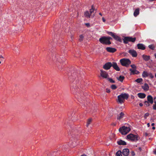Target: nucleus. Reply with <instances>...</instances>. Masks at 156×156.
Returning a JSON list of instances; mask_svg holds the SVG:
<instances>
[{
  "mask_svg": "<svg viewBox=\"0 0 156 156\" xmlns=\"http://www.w3.org/2000/svg\"><path fill=\"white\" fill-rule=\"evenodd\" d=\"M50 50V51L51 52V50Z\"/></svg>",
  "mask_w": 156,
  "mask_h": 156,
  "instance_id": "680f3d73",
  "label": "nucleus"
},
{
  "mask_svg": "<svg viewBox=\"0 0 156 156\" xmlns=\"http://www.w3.org/2000/svg\"><path fill=\"white\" fill-rule=\"evenodd\" d=\"M107 33L109 35L112 36L115 40L120 42L122 41V40L121 38L112 32L108 31V32Z\"/></svg>",
  "mask_w": 156,
  "mask_h": 156,
  "instance_id": "423d86ee",
  "label": "nucleus"
},
{
  "mask_svg": "<svg viewBox=\"0 0 156 156\" xmlns=\"http://www.w3.org/2000/svg\"><path fill=\"white\" fill-rule=\"evenodd\" d=\"M116 156H122V152L121 151H118L116 153Z\"/></svg>",
  "mask_w": 156,
  "mask_h": 156,
  "instance_id": "cd10ccee",
  "label": "nucleus"
},
{
  "mask_svg": "<svg viewBox=\"0 0 156 156\" xmlns=\"http://www.w3.org/2000/svg\"><path fill=\"white\" fill-rule=\"evenodd\" d=\"M131 154L133 155V156H134L135 155V153L133 151H132L131 152Z\"/></svg>",
  "mask_w": 156,
  "mask_h": 156,
  "instance_id": "37998d69",
  "label": "nucleus"
},
{
  "mask_svg": "<svg viewBox=\"0 0 156 156\" xmlns=\"http://www.w3.org/2000/svg\"><path fill=\"white\" fill-rule=\"evenodd\" d=\"M142 87L144 90L145 91L148 90L149 89V87L147 83H145L143 85H142Z\"/></svg>",
  "mask_w": 156,
  "mask_h": 156,
  "instance_id": "f3484780",
  "label": "nucleus"
},
{
  "mask_svg": "<svg viewBox=\"0 0 156 156\" xmlns=\"http://www.w3.org/2000/svg\"><path fill=\"white\" fill-rule=\"evenodd\" d=\"M76 143L75 142H73L72 144H71L72 146L73 147H74L76 145Z\"/></svg>",
  "mask_w": 156,
  "mask_h": 156,
  "instance_id": "58836bf2",
  "label": "nucleus"
},
{
  "mask_svg": "<svg viewBox=\"0 0 156 156\" xmlns=\"http://www.w3.org/2000/svg\"><path fill=\"white\" fill-rule=\"evenodd\" d=\"M149 115V114L148 113H145L144 115V117L145 119H146L147 117Z\"/></svg>",
  "mask_w": 156,
  "mask_h": 156,
  "instance_id": "e433bc0d",
  "label": "nucleus"
},
{
  "mask_svg": "<svg viewBox=\"0 0 156 156\" xmlns=\"http://www.w3.org/2000/svg\"><path fill=\"white\" fill-rule=\"evenodd\" d=\"M139 14V9L138 8L136 9L134 11L133 15L135 17L137 16Z\"/></svg>",
  "mask_w": 156,
  "mask_h": 156,
  "instance_id": "aec40b11",
  "label": "nucleus"
},
{
  "mask_svg": "<svg viewBox=\"0 0 156 156\" xmlns=\"http://www.w3.org/2000/svg\"><path fill=\"white\" fill-rule=\"evenodd\" d=\"M154 102L155 103H156V97H154Z\"/></svg>",
  "mask_w": 156,
  "mask_h": 156,
  "instance_id": "79ce46f5",
  "label": "nucleus"
},
{
  "mask_svg": "<svg viewBox=\"0 0 156 156\" xmlns=\"http://www.w3.org/2000/svg\"><path fill=\"white\" fill-rule=\"evenodd\" d=\"M137 47L138 49L144 50L145 49V45L142 44H137Z\"/></svg>",
  "mask_w": 156,
  "mask_h": 156,
  "instance_id": "4468645a",
  "label": "nucleus"
},
{
  "mask_svg": "<svg viewBox=\"0 0 156 156\" xmlns=\"http://www.w3.org/2000/svg\"><path fill=\"white\" fill-rule=\"evenodd\" d=\"M139 105L140 106H142L143 105V104L142 103H140L139 104Z\"/></svg>",
  "mask_w": 156,
  "mask_h": 156,
  "instance_id": "49530a36",
  "label": "nucleus"
},
{
  "mask_svg": "<svg viewBox=\"0 0 156 156\" xmlns=\"http://www.w3.org/2000/svg\"><path fill=\"white\" fill-rule=\"evenodd\" d=\"M124 115V114L123 113L121 112L120 115H118L117 117V119H120L122 118L123 117Z\"/></svg>",
  "mask_w": 156,
  "mask_h": 156,
  "instance_id": "a878e982",
  "label": "nucleus"
},
{
  "mask_svg": "<svg viewBox=\"0 0 156 156\" xmlns=\"http://www.w3.org/2000/svg\"><path fill=\"white\" fill-rule=\"evenodd\" d=\"M152 129H155V127H152Z\"/></svg>",
  "mask_w": 156,
  "mask_h": 156,
  "instance_id": "5fc2aeb1",
  "label": "nucleus"
},
{
  "mask_svg": "<svg viewBox=\"0 0 156 156\" xmlns=\"http://www.w3.org/2000/svg\"><path fill=\"white\" fill-rule=\"evenodd\" d=\"M148 47L151 50H154L155 48V47L153 44H151L148 46Z\"/></svg>",
  "mask_w": 156,
  "mask_h": 156,
  "instance_id": "c756f323",
  "label": "nucleus"
},
{
  "mask_svg": "<svg viewBox=\"0 0 156 156\" xmlns=\"http://www.w3.org/2000/svg\"><path fill=\"white\" fill-rule=\"evenodd\" d=\"M55 58L56 59V62H64L66 60V59L64 58H62V59H61V58H58V56H56V57H55ZM55 60V59H54Z\"/></svg>",
  "mask_w": 156,
  "mask_h": 156,
  "instance_id": "dca6fc26",
  "label": "nucleus"
},
{
  "mask_svg": "<svg viewBox=\"0 0 156 156\" xmlns=\"http://www.w3.org/2000/svg\"><path fill=\"white\" fill-rule=\"evenodd\" d=\"M117 79L121 82H122L124 79V77L122 76H120L119 77H117Z\"/></svg>",
  "mask_w": 156,
  "mask_h": 156,
  "instance_id": "b1692460",
  "label": "nucleus"
},
{
  "mask_svg": "<svg viewBox=\"0 0 156 156\" xmlns=\"http://www.w3.org/2000/svg\"><path fill=\"white\" fill-rule=\"evenodd\" d=\"M109 81L111 83H114L115 81L113 80L112 79L109 78L108 79Z\"/></svg>",
  "mask_w": 156,
  "mask_h": 156,
  "instance_id": "c9c22d12",
  "label": "nucleus"
},
{
  "mask_svg": "<svg viewBox=\"0 0 156 156\" xmlns=\"http://www.w3.org/2000/svg\"><path fill=\"white\" fill-rule=\"evenodd\" d=\"M85 16L87 18H90L91 15L89 11H86L84 13Z\"/></svg>",
  "mask_w": 156,
  "mask_h": 156,
  "instance_id": "393cba45",
  "label": "nucleus"
},
{
  "mask_svg": "<svg viewBox=\"0 0 156 156\" xmlns=\"http://www.w3.org/2000/svg\"><path fill=\"white\" fill-rule=\"evenodd\" d=\"M106 50L108 52L111 53H114L117 50L115 48H111L110 47H107Z\"/></svg>",
  "mask_w": 156,
  "mask_h": 156,
  "instance_id": "9b49d317",
  "label": "nucleus"
},
{
  "mask_svg": "<svg viewBox=\"0 0 156 156\" xmlns=\"http://www.w3.org/2000/svg\"><path fill=\"white\" fill-rule=\"evenodd\" d=\"M154 56H155V58L156 59V53L155 54H154Z\"/></svg>",
  "mask_w": 156,
  "mask_h": 156,
  "instance_id": "4d7b16f0",
  "label": "nucleus"
},
{
  "mask_svg": "<svg viewBox=\"0 0 156 156\" xmlns=\"http://www.w3.org/2000/svg\"><path fill=\"white\" fill-rule=\"evenodd\" d=\"M147 101L151 104H152L153 102V98L151 95H148L147 97Z\"/></svg>",
  "mask_w": 156,
  "mask_h": 156,
  "instance_id": "6ab92c4d",
  "label": "nucleus"
},
{
  "mask_svg": "<svg viewBox=\"0 0 156 156\" xmlns=\"http://www.w3.org/2000/svg\"><path fill=\"white\" fill-rule=\"evenodd\" d=\"M128 52L133 57H136L137 56V54L136 52L133 49H130L128 51Z\"/></svg>",
  "mask_w": 156,
  "mask_h": 156,
  "instance_id": "9d476101",
  "label": "nucleus"
},
{
  "mask_svg": "<svg viewBox=\"0 0 156 156\" xmlns=\"http://www.w3.org/2000/svg\"><path fill=\"white\" fill-rule=\"evenodd\" d=\"M102 20L103 21V22H105V19L104 17H102Z\"/></svg>",
  "mask_w": 156,
  "mask_h": 156,
  "instance_id": "a18cd8bd",
  "label": "nucleus"
},
{
  "mask_svg": "<svg viewBox=\"0 0 156 156\" xmlns=\"http://www.w3.org/2000/svg\"><path fill=\"white\" fill-rule=\"evenodd\" d=\"M153 108L154 110H156V103L155 105H153Z\"/></svg>",
  "mask_w": 156,
  "mask_h": 156,
  "instance_id": "a19ab883",
  "label": "nucleus"
},
{
  "mask_svg": "<svg viewBox=\"0 0 156 156\" xmlns=\"http://www.w3.org/2000/svg\"><path fill=\"white\" fill-rule=\"evenodd\" d=\"M1 61H0V64H1Z\"/></svg>",
  "mask_w": 156,
  "mask_h": 156,
  "instance_id": "e2e57ef3",
  "label": "nucleus"
},
{
  "mask_svg": "<svg viewBox=\"0 0 156 156\" xmlns=\"http://www.w3.org/2000/svg\"><path fill=\"white\" fill-rule=\"evenodd\" d=\"M142 76L143 77H149L151 78H153V76L150 72H147L146 71H144L142 74Z\"/></svg>",
  "mask_w": 156,
  "mask_h": 156,
  "instance_id": "6e6552de",
  "label": "nucleus"
},
{
  "mask_svg": "<svg viewBox=\"0 0 156 156\" xmlns=\"http://www.w3.org/2000/svg\"><path fill=\"white\" fill-rule=\"evenodd\" d=\"M117 71H119L120 69H115Z\"/></svg>",
  "mask_w": 156,
  "mask_h": 156,
  "instance_id": "8fccbe9b",
  "label": "nucleus"
},
{
  "mask_svg": "<svg viewBox=\"0 0 156 156\" xmlns=\"http://www.w3.org/2000/svg\"><path fill=\"white\" fill-rule=\"evenodd\" d=\"M149 103V102L148 101H146L144 102L145 105H146L147 106H148L150 105Z\"/></svg>",
  "mask_w": 156,
  "mask_h": 156,
  "instance_id": "72a5a7b5",
  "label": "nucleus"
},
{
  "mask_svg": "<svg viewBox=\"0 0 156 156\" xmlns=\"http://www.w3.org/2000/svg\"><path fill=\"white\" fill-rule=\"evenodd\" d=\"M106 92L108 93H109L110 92V90L108 89H107Z\"/></svg>",
  "mask_w": 156,
  "mask_h": 156,
  "instance_id": "c03bdc74",
  "label": "nucleus"
},
{
  "mask_svg": "<svg viewBox=\"0 0 156 156\" xmlns=\"http://www.w3.org/2000/svg\"><path fill=\"white\" fill-rule=\"evenodd\" d=\"M127 140L133 141H136L140 139L139 136L137 135H134L130 133L126 136Z\"/></svg>",
  "mask_w": 156,
  "mask_h": 156,
  "instance_id": "f03ea898",
  "label": "nucleus"
},
{
  "mask_svg": "<svg viewBox=\"0 0 156 156\" xmlns=\"http://www.w3.org/2000/svg\"><path fill=\"white\" fill-rule=\"evenodd\" d=\"M81 156H86V155H82Z\"/></svg>",
  "mask_w": 156,
  "mask_h": 156,
  "instance_id": "13d9d810",
  "label": "nucleus"
},
{
  "mask_svg": "<svg viewBox=\"0 0 156 156\" xmlns=\"http://www.w3.org/2000/svg\"><path fill=\"white\" fill-rule=\"evenodd\" d=\"M128 97V94L126 93L122 94L118 96V101L121 104L123 102L125 99H127Z\"/></svg>",
  "mask_w": 156,
  "mask_h": 156,
  "instance_id": "39448f33",
  "label": "nucleus"
},
{
  "mask_svg": "<svg viewBox=\"0 0 156 156\" xmlns=\"http://www.w3.org/2000/svg\"><path fill=\"white\" fill-rule=\"evenodd\" d=\"M131 74H137L139 73V72L136 70V69H130Z\"/></svg>",
  "mask_w": 156,
  "mask_h": 156,
  "instance_id": "2eb2a0df",
  "label": "nucleus"
},
{
  "mask_svg": "<svg viewBox=\"0 0 156 156\" xmlns=\"http://www.w3.org/2000/svg\"><path fill=\"white\" fill-rule=\"evenodd\" d=\"M143 81V80L142 78H138L135 81L137 82L138 83H140L141 82Z\"/></svg>",
  "mask_w": 156,
  "mask_h": 156,
  "instance_id": "7c9ffc66",
  "label": "nucleus"
},
{
  "mask_svg": "<svg viewBox=\"0 0 156 156\" xmlns=\"http://www.w3.org/2000/svg\"><path fill=\"white\" fill-rule=\"evenodd\" d=\"M100 76L103 78H106L108 76V74L105 71L102 70H100Z\"/></svg>",
  "mask_w": 156,
  "mask_h": 156,
  "instance_id": "1a4fd4ad",
  "label": "nucleus"
},
{
  "mask_svg": "<svg viewBox=\"0 0 156 156\" xmlns=\"http://www.w3.org/2000/svg\"><path fill=\"white\" fill-rule=\"evenodd\" d=\"M96 11L95 10L93 6L92 5V8L90 10V11L89 12H90L91 16L92 17H93L94 16V13Z\"/></svg>",
  "mask_w": 156,
  "mask_h": 156,
  "instance_id": "f8f14e48",
  "label": "nucleus"
},
{
  "mask_svg": "<svg viewBox=\"0 0 156 156\" xmlns=\"http://www.w3.org/2000/svg\"><path fill=\"white\" fill-rule=\"evenodd\" d=\"M99 14L101 16H102V14L101 13H99Z\"/></svg>",
  "mask_w": 156,
  "mask_h": 156,
  "instance_id": "6e6d98bb",
  "label": "nucleus"
},
{
  "mask_svg": "<svg viewBox=\"0 0 156 156\" xmlns=\"http://www.w3.org/2000/svg\"><path fill=\"white\" fill-rule=\"evenodd\" d=\"M92 119H89L87 121V124L86 125V126L87 127H88L89 125L90 124L91 121H92Z\"/></svg>",
  "mask_w": 156,
  "mask_h": 156,
  "instance_id": "bb28decb",
  "label": "nucleus"
},
{
  "mask_svg": "<svg viewBox=\"0 0 156 156\" xmlns=\"http://www.w3.org/2000/svg\"><path fill=\"white\" fill-rule=\"evenodd\" d=\"M119 130L122 135H126L130 130V128L129 126H123L119 129Z\"/></svg>",
  "mask_w": 156,
  "mask_h": 156,
  "instance_id": "20e7f679",
  "label": "nucleus"
},
{
  "mask_svg": "<svg viewBox=\"0 0 156 156\" xmlns=\"http://www.w3.org/2000/svg\"><path fill=\"white\" fill-rule=\"evenodd\" d=\"M136 40L135 37L133 38L132 37H129V42H134Z\"/></svg>",
  "mask_w": 156,
  "mask_h": 156,
  "instance_id": "c85d7f7f",
  "label": "nucleus"
},
{
  "mask_svg": "<svg viewBox=\"0 0 156 156\" xmlns=\"http://www.w3.org/2000/svg\"><path fill=\"white\" fill-rule=\"evenodd\" d=\"M84 37L82 35H81L80 36L79 41H82L83 40Z\"/></svg>",
  "mask_w": 156,
  "mask_h": 156,
  "instance_id": "2f4dec72",
  "label": "nucleus"
},
{
  "mask_svg": "<svg viewBox=\"0 0 156 156\" xmlns=\"http://www.w3.org/2000/svg\"><path fill=\"white\" fill-rule=\"evenodd\" d=\"M138 97L141 98H144L146 97V95L144 93H139L138 94Z\"/></svg>",
  "mask_w": 156,
  "mask_h": 156,
  "instance_id": "5701e85b",
  "label": "nucleus"
},
{
  "mask_svg": "<svg viewBox=\"0 0 156 156\" xmlns=\"http://www.w3.org/2000/svg\"><path fill=\"white\" fill-rule=\"evenodd\" d=\"M99 41L103 44L109 45L110 44L108 42L106 37H102L99 39Z\"/></svg>",
  "mask_w": 156,
  "mask_h": 156,
  "instance_id": "0eeeda50",
  "label": "nucleus"
},
{
  "mask_svg": "<svg viewBox=\"0 0 156 156\" xmlns=\"http://www.w3.org/2000/svg\"><path fill=\"white\" fill-rule=\"evenodd\" d=\"M132 98L133 99L134 98V97L133 96V97H132Z\"/></svg>",
  "mask_w": 156,
  "mask_h": 156,
  "instance_id": "bf43d9fd",
  "label": "nucleus"
},
{
  "mask_svg": "<svg viewBox=\"0 0 156 156\" xmlns=\"http://www.w3.org/2000/svg\"><path fill=\"white\" fill-rule=\"evenodd\" d=\"M111 88L112 89H115L117 87L115 85H112L111 86Z\"/></svg>",
  "mask_w": 156,
  "mask_h": 156,
  "instance_id": "f704fd0d",
  "label": "nucleus"
},
{
  "mask_svg": "<svg viewBox=\"0 0 156 156\" xmlns=\"http://www.w3.org/2000/svg\"><path fill=\"white\" fill-rule=\"evenodd\" d=\"M2 58H3V57L2 55H0V60H2L1 59Z\"/></svg>",
  "mask_w": 156,
  "mask_h": 156,
  "instance_id": "de8ad7c7",
  "label": "nucleus"
},
{
  "mask_svg": "<svg viewBox=\"0 0 156 156\" xmlns=\"http://www.w3.org/2000/svg\"><path fill=\"white\" fill-rule=\"evenodd\" d=\"M23 60H26V59L25 58L23 59Z\"/></svg>",
  "mask_w": 156,
  "mask_h": 156,
  "instance_id": "052dcab7",
  "label": "nucleus"
},
{
  "mask_svg": "<svg viewBox=\"0 0 156 156\" xmlns=\"http://www.w3.org/2000/svg\"><path fill=\"white\" fill-rule=\"evenodd\" d=\"M117 143L119 145H124L126 144V142L122 140H118L117 142Z\"/></svg>",
  "mask_w": 156,
  "mask_h": 156,
  "instance_id": "a211bd4d",
  "label": "nucleus"
},
{
  "mask_svg": "<svg viewBox=\"0 0 156 156\" xmlns=\"http://www.w3.org/2000/svg\"><path fill=\"white\" fill-rule=\"evenodd\" d=\"M154 153L156 154V150L154 151Z\"/></svg>",
  "mask_w": 156,
  "mask_h": 156,
  "instance_id": "3c124183",
  "label": "nucleus"
},
{
  "mask_svg": "<svg viewBox=\"0 0 156 156\" xmlns=\"http://www.w3.org/2000/svg\"><path fill=\"white\" fill-rule=\"evenodd\" d=\"M107 40L109 43L110 44H111V42L110 41V40L112 39V38L110 37H107Z\"/></svg>",
  "mask_w": 156,
  "mask_h": 156,
  "instance_id": "473e14b6",
  "label": "nucleus"
},
{
  "mask_svg": "<svg viewBox=\"0 0 156 156\" xmlns=\"http://www.w3.org/2000/svg\"><path fill=\"white\" fill-rule=\"evenodd\" d=\"M154 123H152L151 124V126H154Z\"/></svg>",
  "mask_w": 156,
  "mask_h": 156,
  "instance_id": "864d4df0",
  "label": "nucleus"
},
{
  "mask_svg": "<svg viewBox=\"0 0 156 156\" xmlns=\"http://www.w3.org/2000/svg\"><path fill=\"white\" fill-rule=\"evenodd\" d=\"M130 66L132 68H136V66L134 64L131 65Z\"/></svg>",
  "mask_w": 156,
  "mask_h": 156,
  "instance_id": "4c0bfd02",
  "label": "nucleus"
},
{
  "mask_svg": "<svg viewBox=\"0 0 156 156\" xmlns=\"http://www.w3.org/2000/svg\"><path fill=\"white\" fill-rule=\"evenodd\" d=\"M129 150L127 148H125L123 150L122 154L125 156H128L129 153Z\"/></svg>",
  "mask_w": 156,
  "mask_h": 156,
  "instance_id": "ddd939ff",
  "label": "nucleus"
},
{
  "mask_svg": "<svg viewBox=\"0 0 156 156\" xmlns=\"http://www.w3.org/2000/svg\"><path fill=\"white\" fill-rule=\"evenodd\" d=\"M121 64L123 66L128 67L131 63V61L128 58H123L120 60Z\"/></svg>",
  "mask_w": 156,
  "mask_h": 156,
  "instance_id": "7ed1b4c3",
  "label": "nucleus"
},
{
  "mask_svg": "<svg viewBox=\"0 0 156 156\" xmlns=\"http://www.w3.org/2000/svg\"><path fill=\"white\" fill-rule=\"evenodd\" d=\"M76 90V89L75 88V87H73V90H72L73 91V90Z\"/></svg>",
  "mask_w": 156,
  "mask_h": 156,
  "instance_id": "09e8293b",
  "label": "nucleus"
},
{
  "mask_svg": "<svg viewBox=\"0 0 156 156\" xmlns=\"http://www.w3.org/2000/svg\"><path fill=\"white\" fill-rule=\"evenodd\" d=\"M85 25L88 27H90V24L89 23H85Z\"/></svg>",
  "mask_w": 156,
  "mask_h": 156,
  "instance_id": "ea45409f",
  "label": "nucleus"
},
{
  "mask_svg": "<svg viewBox=\"0 0 156 156\" xmlns=\"http://www.w3.org/2000/svg\"><path fill=\"white\" fill-rule=\"evenodd\" d=\"M112 67L113 68H119L115 62H108L106 63L103 66V68H110Z\"/></svg>",
  "mask_w": 156,
  "mask_h": 156,
  "instance_id": "f257e3e1",
  "label": "nucleus"
},
{
  "mask_svg": "<svg viewBox=\"0 0 156 156\" xmlns=\"http://www.w3.org/2000/svg\"><path fill=\"white\" fill-rule=\"evenodd\" d=\"M129 37H125L123 39V42L125 44L128 43V42L129 41Z\"/></svg>",
  "mask_w": 156,
  "mask_h": 156,
  "instance_id": "412c9836",
  "label": "nucleus"
},
{
  "mask_svg": "<svg viewBox=\"0 0 156 156\" xmlns=\"http://www.w3.org/2000/svg\"><path fill=\"white\" fill-rule=\"evenodd\" d=\"M142 57L144 59L145 61H148L150 58V56H149L144 55H142Z\"/></svg>",
  "mask_w": 156,
  "mask_h": 156,
  "instance_id": "4be33fe9",
  "label": "nucleus"
},
{
  "mask_svg": "<svg viewBox=\"0 0 156 156\" xmlns=\"http://www.w3.org/2000/svg\"><path fill=\"white\" fill-rule=\"evenodd\" d=\"M147 125L148 127H149L150 126V124L149 123H148L147 124Z\"/></svg>",
  "mask_w": 156,
  "mask_h": 156,
  "instance_id": "603ef678",
  "label": "nucleus"
}]
</instances>
